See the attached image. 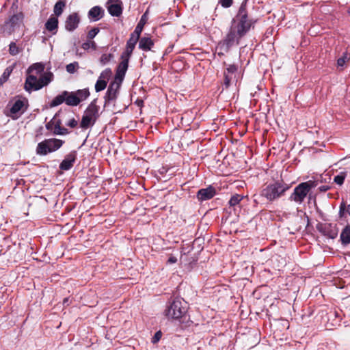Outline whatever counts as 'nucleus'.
<instances>
[{"label": "nucleus", "instance_id": "34", "mask_svg": "<svg viewBox=\"0 0 350 350\" xmlns=\"http://www.w3.org/2000/svg\"><path fill=\"white\" fill-rule=\"evenodd\" d=\"M113 57V55L111 53H104L100 58V62L102 65H105L111 61Z\"/></svg>", "mask_w": 350, "mask_h": 350}, {"label": "nucleus", "instance_id": "1", "mask_svg": "<svg viewBox=\"0 0 350 350\" xmlns=\"http://www.w3.org/2000/svg\"><path fill=\"white\" fill-rule=\"evenodd\" d=\"M90 95L88 88L78 90L74 92L63 91L56 96L50 103V107H57L63 103L68 106H77L80 103L85 100Z\"/></svg>", "mask_w": 350, "mask_h": 350}, {"label": "nucleus", "instance_id": "25", "mask_svg": "<svg viewBox=\"0 0 350 350\" xmlns=\"http://www.w3.org/2000/svg\"><path fill=\"white\" fill-rule=\"evenodd\" d=\"M44 70V65L42 63H36L32 64L27 70V72L34 74L38 76L41 75Z\"/></svg>", "mask_w": 350, "mask_h": 350}, {"label": "nucleus", "instance_id": "4", "mask_svg": "<svg viewBox=\"0 0 350 350\" xmlns=\"http://www.w3.org/2000/svg\"><path fill=\"white\" fill-rule=\"evenodd\" d=\"M53 79V74L51 72H45L39 79L34 74L29 73L25 83V90L27 92L38 90L47 85Z\"/></svg>", "mask_w": 350, "mask_h": 350}, {"label": "nucleus", "instance_id": "37", "mask_svg": "<svg viewBox=\"0 0 350 350\" xmlns=\"http://www.w3.org/2000/svg\"><path fill=\"white\" fill-rule=\"evenodd\" d=\"M81 46L84 50H88L90 48H92L93 49H96V44L95 42H94V41H87V42L83 43Z\"/></svg>", "mask_w": 350, "mask_h": 350}, {"label": "nucleus", "instance_id": "46", "mask_svg": "<svg viewBox=\"0 0 350 350\" xmlns=\"http://www.w3.org/2000/svg\"><path fill=\"white\" fill-rule=\"evenodd\" d=\"M344 208H345V205H341L340 206V214L342 213V210H344Z\"/></svg>", "mask_w": 350, "mask_h": 350}, {"label": "nucleus", "instance_id": "23", "mask_svg": "<svg viewBox=\"0 0 350 350\" xmlns=\"http://www.w3.org/2000/svg\"><path fill=\"white\" fill-rule=\"evenodd\" d=\"M45 27L49 31L56 33L58 27L57 18L51 16L45 23Z\"/></svg>", "mask_w": 350, "mask_h": 350}, {"label": "nucleus", "instance_id": "31", "mask_svg": "<svg viewBox=\"0 0 350 350\" xmlns=\"http://www.w3.org/2000/svg\"><path fill=\"white\" fill-rule=\"evenodd\" d=\"M350 60V55L347 53H344L343 55L338 58L337 60L338 67H342L345 64Z\"/></svg>", "mask_w": 350, "mask_h": 350}, {"label": "nucleus", "instance_id": "14", "mask_svg": "<svg viewBox=\"0 0 350 350\" xmlns=\"http://www.w3.org/2000/svg\"><path fill=\"white\" fill-rule=\"evenodd\" d=\"M216 194V190L213 186L200 189L197 193V198L200 201H205L213 198Z\"/></svg>", "mask_w": 350, "mask_h": 350}, {"label": "nucleus", "instance_id": "29", "mask_svg": "<svg viewBox=\"0 0 350 350\" xmlns=\"http://www.w3.org/2000/svg\"><path fill=\"white\" fill-rule=\"evenodd\" d=\"M347 172H340L337 176L334 177V182L337 185H342L344 183L345 178L347 177Z\"/></svg>", "mask_w": 350, "mask_h": 350}, {"label": "nucleus", "instance_id": "17", "mask_svg": "<svg viewBox=\"0 0 350 350\" xmlns=\"http://www.w3.org/2000/svg\"><path fill=\"white\" fill-rule=\"evenodd\" d=\"M77 158V152L72 151L66 155L65 159L62 161L59 167L63 170H70L74 165Z\"/></svg>", "mask_w": 350, "mask_h": 350}, {"label": "nucleus", "instance_id": "15", "mask_svg": "<svg viewBox=\"0 0 350 350\" xmlns=\"http://www.w3.org/2000/svg\"><path fill=\"white\" fill-rule=\"evenodd\" d=\"M243 36L239 34L238 31H237V30H235V29L231 26L228 33L224 40V42L227 46V47H230L235 43L237 44L239 42V40Z\"/></svg>", "mask_w": 350, "mask_h": 350}, {"label": "nucleus", "instance_id": "11", "mask_svg": "<svg viewBox=\"0 0 350 350\" xmlns=\"http://www.w3.org/2000/svg\"><path fill=\"white\" fill-rule=\"evenodd\" d=\"M107 8L111 16L118 17L122 13V2L120 0H109Z\"/></svg>", "mask_w": 350, "mask_h": 350}, {"label": "nucleus", "instance_id": "48", "mask_svg": "<svg viewBox=\"0 0 350 350\" xmlns=\"http://www.w3.org/2000/svg\"><path fill=\"white\" fill-rule=\"evenodd\" d=\"M142 103H143V101H142V100H139V101H137V104H138V105H141Z\"/></svg>", "mask_w": 350, "mask_h": 350}, {"label": "nucleus", "instance_id": "5", "mask_svg": "<svg viewBox=\"0 0 350 350\" xmlns=\"http://www.w3.org/2000/svg\"><path fill=\"white\" fill-rule=\"evenodd\" d=\"M28 107V99L21 96H17L8 103L7 116L13 120H16L26 111Z\"/></svg>", "mask_w": 350, "mask_h": 350}, {"label": "nucleus", "instance_id": "47", "mask_svg": "<svg viewBox=\"0 0 350 350\" xmlns=\"http://www.w3.org/2000/svg\"><path fill=\"white\" fill-rule=\"evenodd\" d=\"M347 212L350 215V204L347 206Z\"/></svg>", "mask_w": 350, "mask_h": 350}, {"label": "nucleus", "instance_id": "16", "mask_svg": "<svg viewBox=\"0 0 350 350\" xmlns=\"http://www.w3.org/2000/svg\"><path fill=\"white\" fill-rule=\"evenodd\" d=\"M320 231L323 234V235L332 239H335L338 236V230L336 226L331 224H325L321 227Z\"/></svg>", "mask_w": 350, "mask_h": 350}, {"label": "nucleus", "instance_id": "6", "mask_svg": "<svg viewBox=\"0 0 350 350\" xmlns=\"http://www.w3.org/2000/svg\"><path fill=\"white\" fill-rule=\"evenodd\" d=\"M187 311V303L176 298L167 307L165 315L168 319H179L186 314Z\"/></svg>", "mask_w": 350, "mask_h": 350}, {"label": "nucleus", "instance_id": "19", "mask_svg": "<svg viewBox=\"0 0 350 350\" xmlns=\"http://www.w3.org/2000/svg\"><path fill=\"white\" fill-rule=\"evenodd\" d=\"M120 88V83L112 82L109 84L106 92L105 98V103L115 100L117 97V92Z\"/></svg>", "mask_w": 350, "mask_h": 350}, {"label": "nucleus", "instance_id": "40", "mask_svg": "<svg viewBox=\"0 0 350 350\" xmlns=\"http://www.w3.org/2000/svg\"><path fill=\"white\" fill-rule=\"evenodd\" d=\"M161 336H162L161 332V331L157 332L154 334V336L152 338V342L153 344H156L157 342H158L160 340Z\"/></svg>", "mask_w": 350, "mask_h": 350}, {"label": "nucleus", "instance_id": "2", "mask_svg": "<svg viewBox=\"0 0 350 350\" xmlns=\"http://www.w3.org/2000/svg\"><path fill=\"white\" fill-rule=\"evenodd\" d=\"M290 186L282 180H278L264 187L260 193V196L265 198L269 202H273L282 196L288 190Z\"/></svg>", "mask_w": 350, "mask_h": 350}, {"label": "nucleus", "instance_id": "12", "mask_svg": "<svg viewBox=\"0 0 350 350\" xmlns=\"http://www.w3.org/2000/svg\"><path fill=\"white\" fill-rule=\"evenodd\" d=\"M111 75V70L109 68L103 71L95 84V90L96 92L105 90L107 87V81Z\"/></svg>", "mask_w": 350, "mask_h": 350}, {"label": "nucleus", "instance_id": "28", "mask_svg": "<svg viewBox=\"0 0 350 350\" xmlns=\"http://www.w3.org/2000/svg\"><path fill=\"white\" fill-rule=\"evenodd\" d=\"M243 199V196L239 194H235L231 197L230 199L228 204L230 206H235L238 205L240 202Z\"/></svg>", "mask_w": 350, "mask_h": 350}, {"label": "nucleus", "instance_id": "24", "mask_svg": "<svg viewBox=\"0 0 350 350\" xmlns=\"http://www.w3.org/2000/svg\"><path fill=\"white\" fill-rule=\"evenodd\" d=\"M153 45L154 42L150 38L143 37L139 40V48L143 51H150Z\"/></svg>", "mask_w": 350, "mask_h": 350}, {"label": "nucleus", "instance_id": "26", "mask_svg": "<svg viewBox=\"0 0 350 350\" xmlns=\"http://www.w3.org/2000/svg\"><path fill=\"white\" fill-rule=\"evenodd\" d=\"M340 238L342 245H347L350 243V225L346 226L342 230Z\"/></svg>", "mask_w": 350, "mask_h": 350}, {"label": "nucleus", "instance_id": "36", "mask_svg": "<svg viewBox=\"0 0 350 350\" xmlns=\"http://www.w3.org/2000/svg\"><path fill=\"white\" fill-rule=\"evenodd\" d=\"M12 72V70H10L9 68H6L2 76L0 78V85H2L3 83H5L8 79L9 78L10 73Z\"/></svg>", "mask_w": 350, "mask_h": 350}, {"label": "nucleus", "instance_id": "21", "mask_svg": "<svg viewBox=\"0 0 350 350\" xmlns=\"http://www.w3.org/2000/svg\"><path fill=\"white\" fill-rule=\"evenodd\" d=\"M57 113H56L53 117V120H55L53 134L60 135L68 134L69 131H68V129L61 126L62 121L59 119H57Z\"/></svg>", "mask_w": 350, "mask_h": 350}, {"label": "nucleus", "instance_id": "27", "mask_svg": "<svg viewBox=\"0 0 350 350\" xmlns=\"http://www.w3.org/2000/svg\"><path fill=\"white\" fill-rule=\"evenodd\" d=\"M66 7L65 0H59L54 5L53 12L55 17H58L62 15L64 12V8Z\"/></svg>", "mask_w": 350, "mask_h": 350}, {"label": "nucleus", "instance_id": "8", "mask_svg": "<svg viewBox=\"0 0 350 350\" xmlns=\"http://www.w3.org/2000/svg\"><path fill=\"white\" fill-rule=\"evenodd\" d=\"M99 107L96 104V100H94L88 105L82 117L80 126L82 129H88L94 124L99 117Z\"/></svg>", "mask_w": 350, "mask_h": 350}, {"label": "nucleus", "instance_id": "41", "mask_svg": "<svg viewBox=\"0 0 350 350\" xmlns=\"http://www.w3.org/2000/svg\"><path fill=\"white\" fill-rule=\"evenodd\" d=\"M233 0H219V3L224 8H229L232 5Z\"/></svg>", "mask_w": 350, "mask_h": 350}, {"label": "nucleus", "instance_id": "32", "mask_svg": "<svg viewBox=\"0 0 350 350\" xmlns=\"http://www.w3.org/2000/svg\"><path fill=\"white\" fill-rule=\"evenodd\" d=\"M79 68V63L74 62L68 64L66 67V71L70 74L75 73Z\"/></svg>", "mask_w": 350, "mask_h": 350}, {"label": "nucleus", "instance_id": "7", "mask_svg": "<svg viewBox=\"0 0 350 350\" xmlns=\"http://www.w3.org/2000/svg\"><path fill=\"white\" fill-rule=\"evenodd\" d=\"M317 184L315 181L308 180L299 184L289 197V200L298 204H301L310 191Z\"/></svg>", "mask_w": 350, "mask_h": 350}, {"label": "nucleus", "instance_id": "20", "mask_svg": "<svg viewBox=\"0 0 350 350\" xmlns=\"http://www.w3.org/2000/svg\"><path fill=\"white\" fill-rule=\"evenodd\" d=\"M105 11L100 6H94L88 12V18L92 21H97L104 16Z\"/></svg>", "mask_w": 350, "mask_h": 350}, {"label": "nucleus", "instance_id": "35", "mask_svg": "<svg viewBox=\"0 0 350 350\" xmlns=\"http://www.w3.org/2000/svg\"><path fill=\"white\" fill-rule=\"evenodd\" d=\"M234 76L230 75L228 73L224 72V84L228 88L233 82Z\"/></svg>", "mask_w": 350, "mask_h": 350}, {"label": "nucleus", "instance_id": "22", "mask_svg": "<svg viewBox=\"0 0 350 350\" xmlns=\"http://www.w3.org/2000/svg\"><path fill=\"white\" fill-rule=\"evenodd\" d=\"M23 15L22 13H18L13 15L8 22L6 23V25L10 26V29L8 32L9 34H11L14 31V28L19 24V23L23 20Z\"/></svg>", "mask_w": 350, "mask_h": 350}, {"label": "nucleus", "instance_id": "42", "mask_svg": "<svg viewBox=\"0 0 350 350\" xmlns=\"http://www.w3.org/2000/svg\"><path fill=\"white\" fill-rule=\"evenodd\" d=\"M54 122H55V120H53V118L52 120H51V121H49V122H47L46 124V129L49 131H52L53 132Z\"/></svg>", "mask_w": 350, "mask_h": 350}, {"label": "nucleus", "instance_id": "43", "mask_svg": "<svg viewBox=\"0 0 350 350\" xmlns=\"http://www.w3.org/2000/svg\"><path fill=\"white\" fill-rule=\"evenodd\" d=\"M66 125L71 128H75L77 125V121L75 118H72L66 123Z\"/></svg>", "mask_w": 350, "mask_h": 350}, {"label": "nucleus", "instance_id": "18", "mask_svg": "<svg viewBox=\"0 0 350 350\" xmlns=\"http://www.w3.org/2000/svg\"><path fill=\"white\" fill-rule=\"evenodd\" d=\"M139 39V37H137V36L133 34H131L130 38L126 42V49L122 53V55L131 57Z\"/></svg>", "mask_w": 350, "mask_h": 350}, {"label": "nucleus", "instance_id": "44", "mask_svg": "<svg viewBox=\"0 0 350 350\" xmlns=\"http://www.w3.org/2000/svg\"><path fill=\"white\" fill-rule=\"evenodd\" d=\"M329 189H330V187L327 185H323V186H321L319 187V190L321 192H325V191H328Z\"/></svg>", "mask_w": 350, "mask_h": 350}, {"label": "nucleus", "instance_id": "45", "mask_svg": "<svg viewBox=\"0 0 350 350\" xmlns=\"http://www.w3.org/2000/svg\"><path fill=\"white\" fill-rule=\"evenodd\" d=\"M177 262V258L175 256H170L167 260L169 264H173Z\"/></svg>", "mask_w": 350, "mask_h": 350}, {"label": "nucleus", "instance_id": "39", "mask_svg": "<svg viewBox=\"0 0 350 350\" xmlns=\"http://www.w3.org/2000/svg\"><path fill=\"white\" fill-rule=\"evenodd\" d=\"M237 70V67L235 65H229L226 71L224 72L228 73L230 75L234 76Z\"/></svg>", "mask_w": 350, "mask_h": 350}, {"label": "nucleus", "instance_id": "33", "mask_svg": "<svg viewBox=\"0 0 350 350\" xmlns=\"http://www.w3.org/2000/svg\"><path fill=\"white\" fill-rule=\"evenodd\" d=\"M20 52L18 47L14 42H12L9 45V53L11 55H16Z\"/></svg>", "mask_w": 350, "mask_h": 350}, {"label": "nucleus", "instance_id": "38", "mask_svg": "<svg viewBox=\"0 0 350 350\" xmlns=\"http://www.w3.org/2000/svg\"><path fill=\"white\" fill-rule=\"evenodd\" d=\"M100 29L98 27L92 28L91 30H90L88 33L87 38L88 40L93 39L99 32Z\"/></svg>", "mask_w": 350, "mask_h": 350}, {"label": "nucleus", "instance_id": "30", "mask_svg": "<svg viewBox=\"0 0 350 350\" xmlns=\"http://www.w3.org/2000/svg\"><path fill=\"white\" fill-rule=\"evenodd\" d=\"M145 14L142 16L140 21L139 22V23L137 25L134 31L131 33V34H133V35H135L137 36V37H140V34L143 30V28H144V23L143 22V19H144V17L145 16Z\"/></svg>", "mask_w": 350, "mask_h": 350}, {"label": "nucleus", "instance_id": "9", "mask_svg": "<svg viewBox=\"0 0 350 350\" xmlns=\"http://www.w3.org/2000/svg\"><path fill=\"white\" fill-rule=\"evenodd\" d=\"M63 144L64 141L56 138L44 139L38 143L36 148V153L38 155H46L58 150Z\"/></svg>", "mask_w": 350, "mask_h": 350}, {"label": "nucleus", "instance_id": "10", "mask_svg": "<svg viewBox=\"0 0 350 350\" xmlns=\"http://www.w3.org/2000/svg\"><path fill=\"white\" fill-rule=\"evenodd\" d=\"M121 62L118 64L117 67L115 77L116 80H118L120 83H121L124 79V77L129 67V62L130 57L121 55Z\"/></svg>", "mask_w": 350, "mask_h": 350}, {"label": "nucleus", "instance_id": "3", "mask_svg": "<svg viewBox=\"0 0 350 350\" xmlns=\"http://www.w3.org/2000/svg\"><path fill=\"white\" fill-rule=\"evenodd\" d=\"M232 26L241 36H244L250 29L252 21L247 16L246 1L241 3L237 16L233 19Z\"/></svg>", "mask_w": 350, "mask_h": 350}, {"label": "nucleus", "instance_id": "13", "mask_svg": "<svg viewBox=\"0 0 350 350\" xmlns=\"http://www.w3.org/2000/svg\"><path fill=\"white\" fill-rule=\"evenodd\" d=\"M81 18L79 15L76 12H73L66 17L65 21V29L68 31H73L78 27Z\"/></svg>", "mask_w": 350, "mask_h": 350}, {"label": "nucleus", "instance_id": "49", "mask_svg": "<svg viewBox=\"0 0 350 350\" xmlns=\"http://www.w3.org/2000/svg\"><path fill=\"white\" fill-rule=\"evenodd\" d=\"M347 13L350 15V8L347 9Z\"/></svg>", "mask_w": 350, "mask_h": 350}]
</instances>
